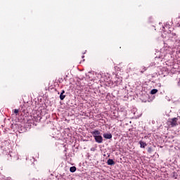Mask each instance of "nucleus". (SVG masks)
<instances>
[{"label": "nucleus", "mask_w": 180, "mask_h": 180, "mask_svg": "<svg viewBox=\"0 0 180 180\" xmlns=\"http://www.w3.org/2000/svg\"><path fill=\"white\" fill-rule=\"evenodd\" d=\"M103 137H104V139L110 140V139H112V134H104Z\"/></svg>", "instance_id": "20e7f679"}, {"label": "nucleus", "mask_w": 180, "mask_h": 180, "mask_svg": "<svg viewBox=\"0 0 180 180\" xmlns=\"http://www.w3.org/2000/svg\"><path fill=\"white\" fill-rule=\"evenodd\" d=\"M148 151L150 153V151H151V148H149Z\"/></svg>", "instance_id": "f8f14e48"}, {"label": "nucleus", "mask_w": 180, "mask_h": 180, "mask_svg": "<svg viewBox=\"0 0 180 180\" xmlns=\"http://www.w3.org/2000/svg\"><path fill=\"white\" fill-rule=\"evenodd\" d=\"M70 172H75L77 171V167H75V166L71 167L70 168Z\"/></svg>", "instance_id": "0eeeda50"}, {"label": "nucleus", "mask_w": 180, "mask_h": 180, "mask_svg": "<svg viewBox=\"0 0 180 180\" xmlns=\"http://www.w3.org/2000/svg\"><path fill=\"white\" fill-rule=\"evenodd\" d=\"M65 98V95H64V94H60V101H64Z\"/></svg>", "instance_id": "6e6552de"}, {"label": "nucleus", "mask_w": 180, "mask_h": 180, "mask_svg": "<svg viewBox=\"0 0 180 180\" xmlns=\"http://www.w3.org/2000/svg\"><path fill=\"white\" fill-rule=\"evenodd\" d=\"M14 113H15V115H18V113H19V110L15 109V110H14Z\"/></svg>", "instance_id": "9d476101"}, {"label": "nucleus", "mask_w": 180, "mask_h": 180, "mask_svg": "<svg viewBox=\"0 0 180 180\" xmlns=\"http://www.w3.org/2000/svg\"><path fill=\"white\" fill-rule=\"evenodd\" d=\"M64 94H65V91L63 90L60 94L64 95Z\"/></svg>", "instance_id": "9b49d317"}, {"label": "nucleus", "mask_w": 180, "mask_h": 180, "mask_svg": "<svg viewBox=\"0 0 180 180\" xmlns=\"http://www.w3.org/2000/svg\"><path fill=\"white\" fill-rule=\"evenodd\" d=\"M91 133L96 143H98V144L103 143V138L102 137V136H101V131L98 130H94Z\"/></svg>", "instance_id": "f257e3e1"}, {"label": "nucleus", "mask_w": 180, "mask_h": 180, "mask_svg": "<svg viewBox=\"0 0 180 180\" xmlns=\"http://www.w3.org/2000/svg\"><path fill=\"white\" fill-rule=\"evenodd\" d=\"M157 92H158V90L156 89H153L150 91V94L151 95H155V94H157Z\"/></svg>", "instance_id": "423d86ee"}, {"label": "nucleus", "mask_w": 180, "mask_h": 180, "mask_svg": "<svg viewBox=\"0 0 180 180\" xmlns=\"http://www.w3.org/2000/svg\"><path fill=\"white\" fill-rule=\"evenodd\" d=\"M8 160H12V155L11 154L7 155Z\"/></svg>", "instance_id": "1a4fd4ad"}, {"label": "nucleus", "mask_w": 180, "mask_h": 180, "mask_svg": "<svg viewBox=\"0 0 180 180\" xmlns=\"http://www.w3.org/2000/svg\"><path fill=\"white\" fill-rule=\"evenodd\" d=\"M168 122L169 123L171 127H175L178 126V118L177 117L172 118L169 120Z\"/></svg>", "instance_id": "f03ea898"}, {"label": "nucleus", "mask_w": 180, "mask_h": 180, "mask_svg": "<svg viewBox=\"0 0 180 180\" xmlns=\"http://www.w3.org/2000/svg\"><path fill=\"white\" fill-rule=\"evenodd\" d=\"M108 165H115V161L112 159H108L107 161Z\"/></svg>", "instance_id": "39448f33"}, {"label": "nucleus", "mask_w": 180, "mask_h": 180, "mask_svg": "<svg viewBox=\"0 0 180 180\" xmlns=\"http://www.w3.org/2000/svg\"><path fill=\"white\" fill-rule=\"evenodd\" d=\"M139 144H140L141 148H146V147H147V143H146V142L143 141H140Z\"/></svg>", "instance_id": "7ed1b4c3"}, {"label": "nucleus", "mask_w": 180, "mask_h": 180, "mask_svg": "<svg viewBox=\"0 0 180 180\" xmlns=\"http://www.w3.org/2000/svg\"><path fill=\"white\" fill-rule=\"evenodd\" d=\"M94 148H92L91 149V151H94Z\"/></svg>", "instance_id": "ddd939ff"}]
</instances>
